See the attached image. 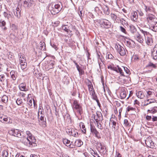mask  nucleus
Returning <instances> with one entry per match:
<instances>
[{
	"label": "nucleus",
	"mask_w": 157,
	"mask_h": 157,
	"mask_svg": "<svg viewBox=\"0 0 157 157\" xmlns=\"http://www.w3.org/2000/svg\"><path fill=\"white\" fill-rule=\"evenodd\" d=\"M147 102H149V103L151 104L152 103L155 102L156 101V100L155 99H148L147 100Z\"/></svg>",
	"instance_id": "nucleus-49"
},
{
	"label": "nucleus",
	"mask_w": 157,
	"mask_h": 157,
	"mask_svg": "<svg viewBox=\"0 0 157 157\" xmlns=\"http://www.w3.org/2000/svg\"><path fill=\"white\" fill-rule=\"evenodd\" d=\"M146 43L148 45H151L153 43V40L150 36H147L145 39Z\"/></svg>",
	"instance_id": "nucleus-21"
},
{
	"label": "nucleus",
	"mask_w": 157,
	"mask_h": 157,
	"mask_svg": "<svg viewBox=\"0 0 157 157\" xmlns=\"http://www.w3.org/2000/svg\"><path fill=\"white\" fill-rule=\"evenodd\" d=\"M6 80L5 76L4 75H0V81L3 82L5 81Z\"/></svg>",
	"instance_id": "nucleus-44"
},
{
	"label": "nucleus",
	"mask_w": 157,
	"mask_h": 157,
	"mask_svg": "<svg viewBox=\"0 0 157 157\" xmlns=\"http://www.w3.org/2000/svg\"><path fill=\"white\" fill-rule=\"evenodd\" d=\"M80 127L81 129H82V130L83 133H86V128L85 127V126L84 125V124L82 122H80Z\"/></svg>",
	"instance_id": "nucleus-29"
},
{
	"label": "nucleus",
	"mask_w": 157,
	"mask_h": 157,
	"mask_svg": "<svg viewBox=\"0 0 157 157\" xmlns=\"http://www.w3.org/2000/svg\"><path fill=\"white\" fill-rule=\"evenodd\" d=\"M9 134L11 135L22 138V136L21 134V132L18 130L11 129L9 131Z\"/></svg>",
	"instance_id": "nucleus-7"
},
{
	"label": "nucleus",
	"mask_w": 157,
	"mask_h": 157,
	"mask_svg": "<svg viewBox=\"0 0 157 157\" xmlns=\"http://www.w3.org/2000/svg\"><path fill=\"white\" fill-rule=\"evenodd\" d=\"M110 121L113 124L112 129V130H114L116 128L115 127L116 126V122L114 121H112L111 120H110Z\"/></svg>",
	"instance_id": "nucleus-43"
},
{
	"label": "nucleus",
	"mask_w": 157,
	"mask_h": 157,
	"mask_svg": "<svg viewBox=\"0 0 157 157\" xmlns=\"http://www.w3.org/2000/svg\"><path fill=\"white\" fill-rule=\"evenodd\" d=\"M111 17L112 19L114 21H116L117 18V16L114 14L112 13L111 14Z\"/></svg>",
	"instance_id": "nucleus-46"
},
{
	"label": "nucleus",
	"mask_w": 157,
	"mask_h": 157,
	"mask_svg": "<svg viewBox=\"0 0 157 157\" xmlns=\"http://www.w3.org/2000/svg\"><path fill=\"white\" fill-rule=\"evenodd\" d=\"M78 71L79 72V74L80 75L84 74V71L81 67H80V69H78Z\"/></svg>",
	"instance_id": "nucleus-50"
},
{
	"label": "nucleus",
	"mask_w": 157,
	"mask_h": 157,
	"mask_svg": "<svg viewBox=\"0 0 157 157\" xmlns=\"http://www.w3.org/2000/svg\"><path fill=\"white\" fill-rule=\"evenodd\" d=\"M91 154L94 157H99V155L97 152L93 150H92V151L91 152Z\"/></svg>",
	"instance_id": "nucleus-38"
},
{
	"label": "nucleus",
	"mask_w": 157,
	"mask_h": 157,
	"mask_svg": "<svg viewBox=\"0 0 157 157\" xmlns=\"http://www.w3.org/2000/svg\"><path fill=\"white\" fill-rule=\"evenodd\" d=\"M120 30L124 34H127V32L126 31L125 29L124 28L122 27V26H121L120 27Z\"/></svg>",
	"instance_id": "nucleus-52"
},
{
	"label": "nucleus",
	"mask_w": 157,
	"mask_h": 157,
	"mask_svg": "<svg viewBox=\"0 0 157 157\" xmlns=\"http://www.w3.org/2000/svg\"><path fill=\"white\" fill-rule=\"evenodd\" d=\"M150 28L153 31L157 32V22H153L150 25Z\"/></svg>",
	"instance_id": "nucleus-17"
},
{
	"label": "nucleus",
	"mask_w": 157,
	"mask_h": 157,
	"mask_svg": "<svg viewBox=\"0 0 157 157\" xmlns=\"http://www.w3.org/2000/svg\"><path fill=\"white\" fill-rule=\"evenodd\" d=\"M90 95L92 97V98L93 99H96V98L97 97L96 94L95 93V91L94 90H93V91H91L90 92Z\"/></svg>",
	"instance_id": "nucleus-35"
},
{
	"label": "nucleus",
	"mask_w": 157,
	"mask_h": 157,
	"mask_svg": "<svg viewBox=\"0 0 157 157\" xmlns=\"http://www.w3.org/2000/svg\"><path fill=\"white\" fill-rule=\"evenodd\" d=\"M145 143L148 147L153 148L154 146V143L150 137H148L146 139Z\"/></svg>",
	"instance_id": "nucleus-12"
},
{
	"label": "nucleus",
	"mask_w": 157,
	"mask_h": 157,
	"mask_svg": "<svg viewBox=\"0 0 157 157\" xmlns=\"http://www.w3.org/2000/svg\"><path fill=\"white\" fill-rule=\"evenodd\" d=\"M55 63V62L54 61L52 60L50 61L48 63V65L50 69H52L54 68V66Z\"/></svg>",
	"instance_id": "nucleus-36"
},
{
	"label": "nucleus",
	"mask_w": 157,
	"mask_h": 157,
	"mask_svg": "<svg viewBox=\"0 0 157 157\" xmlns=\"http://www.w3.org/2000/svg\"><path fill=\"white\" fill-rule=\"evenodd\" d=\"M153 67L155 68H156L157 67L155 64H154L153 63L151 62H150L146 66L147 67Z\"/></svg>",
	"instance_id": "nucleus-40"
},
{
	"label": "nucleus",
	"mask_w": 157,
	"mask_h": 157,
	"mask_svg": "<svg viewBox=\"0 0 157 157\" xmlns=\"http://www.w3.org/2000/svg\"><path fill=\"white\" fill-rule=\"evenodd\" d=\"M138 15L136 11H134L132 13L131 19L132 20L134 21H136L137 20Z\"/></svg>",
	"instance_id": "nucleus-20"
},
{
	"label": "nucleus",
	"mask_w": 157,
	"mask_h": 157,
	"mask_svg": "<svg viewBox=\"0 0 157 157\" xmlns=\"http://www.w3.org/2000/svg\"><path fill=\"white\" fill-rule=\"evenodd\" d=\"M44 112L43 108L40 107L39 109L38 116L40 117V115H44Z\"/></svg>",
	"instance_id": "nucleus-31"
},
{
	"label": "nucleus",
	"mask_w": 157,
	"mask_h": 157,
	"mask_svg": "<svg viewBox=\"0 0 157 157\" xmlns=\"http://www.w3.org/2000/svg\"><path fill=\"white\" fill-rule=\"evenodd\" d=\"M94 119L95 120L96 123L98 124L99 121H100V120L99 119L98 117L95 115L94 116Z\"/></svg>",
	"instance_id": "nucleus-60"
},
{
	"label": "nucleus",
	"mask_w": 157,
	"mask_h": 157,
	"mask_svg": "<svg viewBox=\"0 0 157 157\" xmlns=\"http://www.w3.org/2000/svg\"><path fill=\"white\" fill-rule=\"evenodd\" d=\"M134 108L131 106H128L127 108V110L128 111H129L130 110H134Z\"/></svg>",
	"instance_id": "nucleus-61"
},
{
	"label": "nucleus",
	"mask_w": 157,
	"mask_h": 157,
	"mask_svg": "<svg viewBox=\"0 0 157 157\" xmlns=\"http://www.w3.org/2000/svg\"><path fill=\"white\" fill-rule=\"evenodd\" d=\"M98 124L97 127L99 129H100L101 130L103 129V126H102V125L100 123H99V124L98 123V124Z\"/></svg>",
	"instance_id": "nucleus-62"
},
{
	"label": "nucleus",
	"mask_w": 157,
	"mask_h": 157,
	"mask_svg": "<svg viewBox=\"0 0 157 157\" xmlns=\"http://www.w3.org/2000/svg\"><path fill=\"white\" fill-rule=\"evenodd\" d=\"M83 142L80 140H76L75 143V145L78 147H80L83 144Z\"/></svg>",
	"instance_id": "nucleus-26"
},
{
	"label": "nucleus",
	"mask_w": 157,
	"mask_h": 157,
	"mask_svg": "<svg viewBox=\"0 0 157 157\" xmlns=\"http://www.w3.org/2000/svg\"><path fill=\"white\" fill-rule=\"evenodd\" d=\"M140 31H141V32L143 34L144 36H145V35H147V34L148 33H147V31H144L142 29H140Z\"/></svg>",
	"instance_id": "nucleus-54"
},
{
	"label": "nucleus",
	"mask_w": 157,
	"mask_h": 157,
	"mask_svg": "<svg viewBox=\"0 0 157 157\" xmlns=\"http://www.w3.org/2000/svg\"><path fill=\"white\" fill-rule=\"evenodd\" d=\"M113 56L109 52L107 53L106 54V57L109 59H112L113 57Z\"/></svg>",
	"instance_id": "nucleus-48"
},
{
	"label": "nucleus",
	"mask_w": 157,
	"mask_h": 157,
	"mask_svg": "<svg viewBox=\"0 0 157 157\" xmlns=\"http://www.w3.org/2000/svg\"><path fill=\"white\" fill-rule=\"evenodd\" d=\"M136 94L137 97L140 99H143L145 97V95L142 91L138 92L136 93Z\"/></svg>",
	"instance_id": "nucleus-24"
},
{
	"label": "nucleus",
	"mask_w": 157,
	"mask_h": 157,
	"mask_svg": "<svg viewBox=\"0 0 157 157\" xmlns=\"http://www.w3.org/2000/svg\"><path fill=\"white\" fill-rule=\"evenodd\" d=\"M29 7L31 6L34 3V1L33 0H28Z\"/></svg>",
	"instance_id": "nucleus-45"
},
{
	"label": "nucleus",
	"mask_w": 157,
	"mask_h": 157,
	"mask_svg": "<svg viewBox=\"0 0 157 157\" xmlns=\"http://www.w3.org/2000/svg\"><path fill=\"white\" fill-rule=\"evenodd\" d=\"M40 43H41V44H40L41 45L40 46V48H41V50L43 49L44 50L45 47V46H44L45 44L44 43H42L41 42H40Z\"/></svg>",
	"instance_id": "nucleus-58"
},
{
	"label": "nucleus",
	"mask_w": 157,
	"mask_h": 157,
	"mask_svg": "<svg viewBox=\"0 0 157 157\" xmlns=\"http://www.w3.org/2000/svg\"><path fill=\"white\" fill-rule=\"evenodd\" d=\"M8 101V97L7 96L4 95L2 98V101L3 102L6 103Z\"/></svg>",
	"instance_id": "nucleus-33"
},
{
	"label": "nucleus",
	"mask_w": 157,
	"mask_h": 157,
	"mask_svg": "<svg viewBox=\"0 0 157 157\" xmlns=\"http://www.w3.org/2000/svg\"><path fill=\"white\" fill-rule=\"evenodd\" d=\"M123 68L124 69V71L126 73L128 74H129L130 71L127 68L125 67H123Z\"/></svg>",
	"instance_id": "nucleus-56"
},
{
	"label": "nucleus",
	"mask_w": 157,
	"mask_h": 157,
	"mask_svg": "<svg viewBox=\"0 0 157 157\" xmlns=\"http://www.w3.org/2000/svg\"><path fill=\"white\" fill-rule=\"evenodd\" d=\"M3 15L5 17L7 18L8 19L9 18L10 16H11V15H10V14L8 15V13H6L5 12H4V13H3Z\"/></svg>",
	"instance_id": "nucleus-59"
},
{
	"label": "nucleus",
	"mask_w": 157,
	"mask_h": 157,
	"mask_svg": "<svg viewBox=\"0 0 157 157\" xmlns=\"http://www.w3.org/2000/svg\"><path fill=\"white\" fill-rule=\"evenodd\" d=\"M19 87L20 90L22 91H26L28 89L26 88V84L25 83H22L19 86Z\"/></svg>",
	"instance_id": "nucleus-18"
},
{
	"label": "nucleus",
	"mask_w": 157,
	"mask_h": 157,
	"mask_svg": "<svg viewBox=\"0 0 157 157\" xmlns=\"http://www.w3.org/2000/svg\"><path fill=\"white\" fill-rule=\"evenodd\" d=\"M87 86L89 88V90L90 91V93L93 91V90H94L93 86L91 82L90 81H89V82L88 83Z\"/></svg>",
	"instance_id": "nucleus-30"
},
{
	"label": "nucleus",
	"mask_w": 157,
	"mask_h": 157,
	"mask_svg": "<svg viewBox=\"0 0 157 157\" xmlns=\"http://www.w3.org/2000/svg\"><path fill=\"white\" fill-rule=\"evenodd\" d=\"M151 56L154 59H157V47L155 46L151 51Z\"/></svg>",
	"instance_id": "nucleus-16"
},
{
	"label": "nucleus",
	"mask_w": 157,
	"mask_h": 157,
	"mask_svg": "<svg viewBox=\"0 0 157 157\" xmlns=\"http://www.w3.org/2000/svg\"><path fill=\"white\" fill-rule=\"evenodd\" d=\"M21 10H20L19 8L17 7L16 10H15L13 11L14 14L17 17L19 18L21 16Z\"/></svg>",
	"instance_id": "nucleus-19"
},
{
	"label": "nucleus",
	"mask_w": 157,
	"mask_h": 157,
	"mask_svg": "<svg viewBox=\"0 0 157 157\" xmlns=\"http://www.w3.org/2000/svg\"><path fill=\"white\" fill-rule=\"evenodd\" d=\"M17 105H19L22 103V100L21 99L18 98L16 101Z\"/></svg>",
	"instance_id": "nucleus-47"
},
{
	"label": "nucleus",
	"mask_w": 157,
	"mask_h": 157,
	"mask_svg": "<svg viewBox=\"0 0 157 157\" xmlns=\"http://www.w3.org/2000/svg\"><path fill=\"white\" fill-rule=\"evenodd\" d=\"M90 131L93 134L95 135V136L98 139L100 138V136L99 133L97 131L95 127L93 126L91 124L90 125Z\"/></svg>",
	"instance_id": "nucleus-8"
},
{
	"label": "nucleus",
	"mask_w": 157,
	"mask_h": 157,
	"mask_svg": "<svg viewBox=\"0 0 157 157\" xmlns=\"http://www.w3.org/2000/svg\"><path fill=\"white\" fill-rule=\"evenodd\" d=\"M124 124L125 126H128L129 125V124L127 120L125 119L124 121Z\"/></svg>",
	"instance_id": "nucleus-53"
},
{
	"label": "nucleus",
	"mask_w": 157,
	"mask_h": 157,
	"mask_svg": "<svg viewBox=\"0 0 157 157\" xmlns=\"http://www.w3.org/2000/svg\"><path fill=\"white\" fill-rule=\"evenodd\" d=\"M22 58L23 59V60L21 59H19V60L20 61V64L21 68L23 70L26 68L27 63L26 62V60L24 58L23 56H22Z\"/></svg>",
	"instance_id": "nucleus-15"
},
{
	"label": "nucleus",
	"mask_w": 157,
	"mask_h": 157,
	"mask_svg": "<svg viewBox=\"0 0 157 157\" xmlns=\"http://www.w3.org/2000/svg\"><path fill=\"white\" fill-rule=\"evenodd\" d=\"M130 30L131 33L132 34H136L137 33L136 29L133 25H131L130 26Z\"/></svg>",
	"instance_id": "nucleus-25"
},
{
	"label": "nucleus",
	"mask_w": 157,
	"mask_h": 157,
	"mask_svg": "<svg viewBox=\"0 0 157 157\" xmlns=\"http://www.w3.org/2000/svg\"><path fill=\"white\" fill-rule=\"evenodd\" d=\"M108 68L109 69L116 71L117 73H119L121 75V76L124 77V73L123 71V70L118 66H117V67H112L111 65H109L108 66Z\"/></svg>",
	"instance_id": "nucleus-6"
},
{
	"label": "nucleus",
	"mask_w": 157,
	"mask_h": 157,
	"mask_svg": "<svg viewBox=\"0 0 157 157\" xmlns=\"http://www.w3.org/2000/svg\"><path fill=\"white\" fill-rule=\"evenodd\" d=\"M99 23L101 27L106 29L109 28L111 25V22L105 19L99 20Z\"/></svg>",
	"instance_id": "nucleus-4"
},
{
	"label": "nucleus",
	"mask_w": 157,
	"mask_h": 157,
	"mask_svg": "<svg viewBox=\"0 0 157 157\" xmlns=\"http://www.w3.org/2000/svg\"><path fill=\"white\" fill-rule=\"evenodd\" d=\"M126 44L128 47H131L132 46L131 43L130 41H126Z\"/></svg>",
	"instance_id": "nucleus-63"
},
{
	"label": "nucleus",
	"mask_w": 157,
	"mask_h": 157,
	"mask_svg": "<svg viewBox=\"0 0 157 157\" xmlns=\"http://www.w3.org/2000/svg\"><path fill=\"white\" fill-rule=\"evenodd\" d=\"M72 107L74 110H76L80 115L82 113V109L81 105L79 104L78 101L76 100H74L73 103Z\"/></svg>",
	"instance_id": "nucleus-3"
},
{
	"label": "nucleus",
	"mask_w": 157,
	"mask_h": 157,
	"mask_svg": "<svg viewBox=\"0 0 157 157\" xmlns=\"http://www.w3.org/2000/svg\"><path fill=\"white\" fill-rule=\"evenodd\" d=\"M52 9L51 10V13L55 15L58 13L61 10L63 6L61 3L59 2L57 4L53 3L51 5Z\"/></svg>",
	"instance_id": "nucleus-2"
},
{
	"label": "nucleus",
	"mask_w": 157,
	"mask_h": 157,
	"mask_svg": "<svg viewBox=\"0 0 157 157\" xmlns=\"http://www.w3.org/2000/svg\"><path fill=\"white\" fill-rule=\"evenodd\" d=\"M99 145L101 146V150L102 151V153L104 154H105L106 153V151H105L104 150V147L102 146L101 143H100Z\"/></svg>",
	"instance_id": "nucleus-51"
},
{
	"label": "nucleus",
	"mask_w": 157,
	"mask_h": 157,
	"mask_svg": "<svg viewBox=\"0 0 157 157\" xmlns=\"http://www.w3.org/2000/svg\"><path fill=\"white\" fill-rule=\"evenodd\" d=\"M120 22L123 25H126L127 23V21L123 18L120 19Z\"/></svg>",
	"instance_id": "nucleus-41"
},
{
	"label": "nucleus",
	"mask_w": 157,
	"mask_h": 157,
	"mask_svg": "<svg viewBox=\"0 0 157 157\" xmlns=\"http://www.w3.org/2000/svg\"><path fill=\"white\" fill-rule=\"evenodd\" d=\"M20 140L25 145L29 147H30L31 145H32L33 144H34L36 142V140L34 137L32 136L29 138L27 137L22 138Z\"/></svg>",
	"instance_id": "nucleus-1"
},
{
	"label": "nucleus",
	"mask_w": 157,
	"mask_h": 157,
	"mask_svg": "<svg viewBox=\"0 0 157 157\" xmlns=\"http://www.w3.org/2000/svg\"><path fill=\"white\" fill-rule=\"evenodd\" d=\"M66 132L70 135H72L75 137H77L78 136L77 130L74 128H70L67 129Z\"/></svg>",
	"instance_id": "nucleus-10"
},
{
	"label": "nucleus",
	"mask_w": 157,
	"mask_h": 157,
	"mask_svg": "<svg viewBox=\"0 0 157 157\" xmlns=\"http://www.w3.org/2000/svg\"><path fill=\"white\" fill-rule=\"evenodd\" d=\"M147 112L152 114L157 113V106H154L151 108L150 109H148Z\"/></svg>",
	"instance_id": "nucleus-23"
},
{
	"label": "nucleus",
	"mask_w": 157,
	"mask_h": 157,
	"mask_svg": "<svg viewBox=\"0 0 157 157\" xmlns=\"http://www.w3.org/2000/svg\"><path fill=\"white\" fill-rule=\"evenodd\" d=\"M50 44L52 46V47L54 48L56 50H57L58 48L55 44L51 43Z\"/></svg>",
	"instance_id": "nucleus-57"
},
{
	"label": "nucleus",
	"mask_w": 157,
	"mask_h": 157,
	"mask_svg": "<svg viewBox=\"0 0 157 157\" xmlns=\"http://www.w3.org/2000/svg\"><path fill=\"white\" fill-rule=\"evenodd\" d=\"M115 47L117 52L119 53L121 56H124L125 55L126 52L124 48L121 45L119 44H116L115 45Z\"/></svg>",
	"instance_id": "nucleus-5"
},
{
	"label": "nucleus",
	"mask_w": 157,
	"mask_h": 157,
	"mask_svg": "<svg viewBox=\"0 0 157 157\" xmlns=\"http://www.w3.org/2000/svg\"><path fill=\"white\" fill-rule=\"evenodd\" d=\"M2 157H7L8 156V151L6 150L3 151L2 152Z\"/></svg>",
	"instance_id": "nucleus-39"
},
{
	"label": "nucleus",
	"mask_w": 157,
	"mask_h": 157,
	"mask_svg": "<svg viewBox=\"0 0 157 157\" xmlns=\"http://www.w3.org/2000/svg\"><path fill=\"white\" fill-rule=\"evenodd\" d=\"M155 17L153 13L148 14L147 17V19L148 23L149 25L152 23L154 21V20L155 19Z\"/></svg>",
	"instance_id": "nucleus-14"
},
{
	"label": "nucleus",
	"mask_w": 157,
	"mask_h": 157,
	"mask_svg": "<svg viewBox=\"0 0 157 157\" xmlns=\"http://www.w3.org/2000/svg\"><path fill=\"white\" fill-rule=\"evenodd\" d=\"M144 6L145 10L148 14L151 13H155V9L153 6H147L146 5H145Z\"/></svg>",
	"instance_id": "nucleus-11"
},
{
	"label": "nucleus",
	"mask_w": 157,
	"mask_h": 157,
	"mask_svg": "<svg viewBox=\"0 0 157 157\" xmlns=\"http://www.w3.org/2000/svg\"><path fill=\"white\" fill-rule=\"evenodd\" d=\"M40 117H38L39 119L41 121H42L43 123H44V124L46 125V119L45 118L44 120V116H40Z\"/></svg>",
	"instance_id": "nucleus-34"
},
{
	"label": "nucleus",
	"mask_w": 157,
	"mask_h": 157,
	"mask_svg": "<svg viewBox=\"0 0 157 157\" xmlns=\"http://www.w3.org/2000/svg\"><path fill=\"white\" fill-rule=\"evenodd\" d=\"M63 142L64 144H65L67 146H68V145L70 144V141L67 139H64L63 140Z\"/></svg>",
	"instance_id": "nucleus-37"
},
{
	"label": "nucleus",
	"mask_w": 157,
	"mask_h": 157,
	"mask_svg": "<svg viewBox=\"0 0 157 157\" xmlns=\"http://www.w3.org/2000/svg\"><path fill=\"white\" fill-rule=\"evenodd\" d=\"M126 96V92L125 91H122L120 94V97L121 99L124 98Z\"/></svg>",
	"instance_id": "nucleus-32"
},
{
	"label": "nucleus",
	"mask_w": 157,
	"mask_h": 157,
	"mask_svg": "<svg viewBox=\"0 0 157 157\" xmlns=\"http://www.w3.org/2000/svg\"><path fill=\"white\" fill-rule=\"evenodd\" d=\"M97 59L100 68L104 64V59L100 53H97Z\"/></svg>",
	"instance_id": "nucleus-9"
},
{
	"label": "nucleus",
	"mask_w": 157,
	"mask_h": 157,
	"mask_svg": "<svg viewBox=\"0 0 157 157\" xmlns=\"http://www.w3.org/2000/svg\"><path fill=\"white\" fill-rule=\"evenodd\" d=\"M68 26L67 25H63L62 26V29L66 32L68 33L69 30L68 29Z\"/></svg>",
	"instance_id": "nucleus-42"
},
{
	"label": "nucleus",
	"mask_w": 157,
	"mask_h": 157,
	"mask_svg": "<svg viewBox=\"0 0 157 157\" xmlns=\"http://www.w3.org/2000/svg\"><path fill=\"white\" fill-rule=\"evenodd\" d=\"M6 24V23L4 21H2V22H0V25L1 26H5Z\"/></svg>",
	"instance_id": "nucleus-64"
},
{
	"label": "nucleus",
	"mask_w": 157,
	"mask_h": 157,
	"mask_svg": "<svg viewBox=\"0 0 157 157\" xmlns=\"http://www.w3.org/2000/svg\"><path fill=\"white\" fill-rule=\"evenodd\" d=\"M154 94V92H151V91H148L147 92V97H150V96L153 94Z\"/></svg>",
	"instance_id": "nucleus-55"
},
{
	"label": "nucleus",
	"mask_w": 157,
	"mask_h": 157,
	"mask_svg": "<svg viewBox=\"0 0 157 157\" xmlns=\"http://www.w3.org/2000/svg\"><path fill=\"white\" fill-rule=\"evenodd\" d=\"M134 39L138 42L141 43L144 41V39L141 35L138 32L135 34L133 36Z\"/></svg>",
	"instance_id": "nucleus-13"
},
{
	"label": "nucleus",
	"mask_w": 157,
	"mask_h": 157,
	"mask_svg": "<svg viewBox=\"0 0 157 157\" xmlns=\"http://www.w3.org/2000/svg\"><path fill=\"white\" fill-rule=\"evenodd\" d=\"M121 75L119 77L120 79H121V81L122 83H127L128 81L125 78H127L126 77H125L124 75V77L123 76H121Z\"/></svg>",
	"instance_id": "nucleus-28"
},
{
	"label": "nucleus",
	"mask_w": 157,
	"mask_h": 157,
	"mask_svg": "<svg viewBox=\"0 0 157 157\" xmlns=\"http://www.w3.org/2000/svg\"><path fill=\"white\" fill-rule=\"evenodd\" d=\"M0 121L2 123H3L4 121H8L7 117L3 115H0Z\"/></svg>",
	"instance_id": "nucleus-27"
},
{
	"label": "nucleus",
	"mask_w": 157,
	"mask_h": 157,
	"mask_svg": "<svg viewBox=\"0 0 157 157\" xmlns=\"http://www.w3.org/2000/svg\"><path fill=\"white\" fill-rule=\"evenodd\" d=\"M10 75L11 78L14 80H16L17 76V72L13 70L11 71L10 72Z\"/></svg>",
	"instance_id": "nucleus-22"
}]
</instances>
